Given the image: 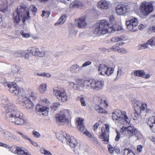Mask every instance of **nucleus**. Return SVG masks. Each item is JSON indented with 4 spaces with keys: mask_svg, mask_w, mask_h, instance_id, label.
<instances>
[{
    "mask_svg": "<svg viewBox=\"0 0 155 155\" xmlns=\"http://www.w3.org/2000/svg\"><path fill=\"white\" fill-rule=\"evenodd\" d=\"M29 15L28 8L25 5L18 6L13 13V22L15 24L18 25L21 19L23 24H25L26 20L30 19Z\"/></svg>",
    "mask_w": 155,
    "mask_h": 155,
    "instance_id": "nucleus-2",
    "label": "nucleus"
},
{
    "mask_svg": "<svg viewBox=\"0 0 155 155\" xmlns=\"http://www.w3.org/2000/svg\"><path fill=\"white\" fill-rule=\"evenodd\" d=\"M19 103L25 106L27 109L32 108L34 106V104L28 97L22 96L19 98Z\"/></svg>",
    "mask_w": 155,
    "mask_h": 155,
    "instance_id": "nucleus-14",
    "label": "nucleus"
},
{
    "mask_svg": "<svg viewBox=\"0 0 155 155\" xmlns=\"http://www.w3.org/2000/svg\"><path fill=\"white\" fill-rule=\"evenodd\" d=\"M99 113H106V111L104 108H102L101 107L98 111Z\"/></svg>",
    "mask_w": 155,
    "mask_h": 155,
    "instance_id": "nucleus-56",
    "label": "nucleus"
},
{
    "mask_svg": "<svg viewBox=\"0 0 155 155\" xmlns=\"http://www.w3.org/2000/svg\"><path fill=\"white\" fill-rule=\"evenodd\" d=\"M29 141L34 146L37 147L38 146V144L37 143L33 141L31 139L29 140Z\"/></svg>",
    "mask_w": 155,
    "mask_h": 155,
    "instance_id": "nucleus-60",
    "label": "nucleus"
},
{
    "mask_svg": "<svg viewBox=\"0 0 155 155\" xmlns=\"http://www.w3.org/2000/svg\"><path fill=\"white\" fill-rule=\"evenodd\" d=\"M47 85L46 84L43 83L41 84L38 87L39 91L41 94L44 93L46 90Z\"/></svg>",
    "mask_w": 155,
    "mask_h": 155,
    "instance_id": "nucleus-31",
    "label": "nucleus"
},
{
    "mask_svg": "<svg viewBox=\"0 0 155 155\" xmlns=\"http://www.w3.org/2000/svg\"><path fill=\"white\" fill-rule=\"evenodd\" d=\"M0 143V147H2L5 148H7L8 147V145L4 143Z\"/></svg>",
    "mask_w": 155,
    "mask_h": 155,
    "instance_id": "nucleus-61",
    "label": "nucleus"
},
{
    "mask_svg": "<svg viewBox=\"0 0 155 155\" xmlns=\"http://www.w3.org/2000/svg\"><path fill=\"white\" fill-rule=\"evenodd\" d=\"M15 154H17L19 155H31L28 152L25 151L22 149L21 147H17L15 150Z\"/></svg>",
    "mask_w": 155,
    "mask_h": 155,
    "instance_id": "nucleus-22",
    "label": "nucleus"
},
{
    "mask_svg": "<svg viewBox=\"0 0 155 155\" xmlns=\"http://www.w3.org/2000/svg\"><path fill=\"white\" fill-rule=\"evenodd\" d=\"M56 135L57 139L61 141H62L65 138L66 140L67 138V137L66 135V136H65L64 134H63L59 132L57 133L56 134Z\"/></svg>",
    "mask_w": 155,
    "mask_h": 155,
    "instance_id": "nucleus-33",
    "label": "nucleus"
},
{
    "mask_svg": "<svg viewBox=\"0 0 155 155\" xmlns=\"http://www.w3.org/2000/svg\"><path fill=\"white\" fill-rule=\"evenodd\" d=\"M105 126L106 131L105 130L104 127H102L101 129L102 133L99 135V137L101 139H103V141L105 143L108 144L109 140V125L107 124H105Z\"/></svg>",
    "mask_w": 155,
    "mask_h": 155,
    "instance_id": "nucleus-12",
    "label": "nucleus"
},
{
    "mask_svg": "<svg viewBox=\"0 0 155 155\" xmlns=\"http://www.w3.org/2000/svg\"><path fill=\"white\" fill-rule=\"evenodd\" d=\"M109 52L111 51H118L120 52H121L124 53L127 52V50L124 48H120L117 45H114L110 48L107 49Z\"/></svg>",
    "mask_w": 155,
    "mask_h": 155,
    "instance_id": "nucleus-21",
    "label": "nucleus"
},
{
    "mask_svg": "<svg viewBox=\"0 0 155 155\" xmlns=\"http://www.w3.org/2000/svg\"><path fill=\"white\" fill-rule=\"evenodd\" d=\"M37 52H36V55L35 56L38 57H43L45 55V53L44 51H40V50L38 48L37 49Z\"/></svg>",
    "mask_w": 155,
    "mask_h": 155,
    "instance_id": "nucleus-36",
    "label": "nucleus"
},
{
    "mask_svg": "<svg viewBox=\"0 0 155 155\" xmlns=\"http://www.w3.org/2000/svg\"><path fill=\"white\" fill-rule=\"evenodd\" d=\"M97 6L101 9H107L109 7V4L106 0H101L98 2Z\"/></svg>",
    "mask_w": 155,
    "mask_h": 155,
    "instance_id": "nucleus-19",
    "label": "nucleus"
},
{
    "mask_svg": "<svg viewBox=\"0 0 155 155\" xmlns=\"http://www.w3.org/2000/svg\"><path fill=\"white\" fill-rule=\"evenodd\" d=\"M112 119L114 120L124 121L127 123H128L130 121L126 115V113L124 111L117 110L112 113Z\"/></svg>",
    "mask_w": 155,
    "mask_h": 155,
    "instance_id": "nucleus-8",
    "label": "nucleus"
},
{
    "mask_svg": "<svg viewBox=\"0 0 155 155\" xmlns=\"http://www.w3.org/2000/svg\"><path fill=\"white\" fill-rule=\"evenodd\" d=\"M91 62L90 61L85 62L82 65V67H85L91 64Z\"/></svg>",
    "mask_w": 155,
    "mask_h": 155,
    "instance_id": "nucleus-55",
    "label": "nucleus"
},
{
    "mask_svg": "<svg viewBox=\"0 0 155 155\" xmlns=\"http://www.w3.org/2000/svg\"><path fill=\"white\" fill-rule=\"evenodd\" d=\"M111 41L114 42H117L121 41L122 39L121 37H114L111 38Z\"/></svg>",
    "mask_w": 155,
    "mask_h": 155,
    "instance_id": "nucleus-45",
    "label": "nucleus"
},
{
    "mask_svg": "<svg viewBox=\"0 0 155 155\" xmlns=\"http://www.w3.org/2000/svg\"><path fill=\"white\" fill-rule=\"evenodd\" d=\"M60 104L58 102H55L53 103L51 106V109L53 110H56L58 107L60 106Z\"/></svg>",
    "mask_w": 155,
    "mask_h": 155,
    "instance_id": "nucleus-39",
    "label": "nucleus"
},
{
    "mask_svg": "<svg viewBox=\"0 0 155 155\" xmlns=\"http://www.w3.org/2000/svg\"><path fill=\"white\" fill-rule=\"evenodd\" d=\"M85 19V17H82L75 20V22L79 28H84L86 25Z\"/></svg>",
    "mask_w": 155,
    "mask_h": 155,
    "instance_id": "nucleus-18",
    "label": "nucleus"
},
{
    "mask_svg": "<svg viewBox=\"0 0 155 155\" xmlns=\"http://www.w3.org/2000/svg\"><path fill=\"white\" fill-rule=\"evenodd\" d=\"M99 124L98 123H96L94 125V130L96 131L99 126Z\"/></svg>",
    "mask_w": 155,
    "mask_h": 155,
    "instance_id": "nucleus-57",
    "label": "nucleus"
},
{
    "mask_svg": "<svg viewBox=\"0 0 155 155\" xmlns=\"http://www.w3.org/2000/svg\"><path fill=\"white\" fill-rule=\"evenodd\" d=\"M32 134L34 137L39 138L40 136L39 133L35 130L32 131Z\"/></svg>",
    "mask_w": 155,
    "mask_h": 155,
    "instance_id": "nucleus-49",
    "label": "nucleus"
},
{
    "mask_svg": "<svg viewBox=\"0 0 155 155\" xmlns=\"http://www.w3.org/2000/svg\"><path fill=\"white\" fill-rule=\"evenodd\" d=\"M138 23L137 19L134 18L128 21H126V24L128 29L131 32H134L137 30Z\"/></svg>",
    "mask_w": 155,
    "mask_h": 155,
    "instance_id": "nucleus-13",
    "label": "nucleus"
},
{
    "mask_svg": "<svg viewBox=\"0 0 155 155\" xmlns=\"http://www.w3.org/2000/svg\"><path fill=\"white\" fill-rule=\"evenodd\" d=\"M114 70L112 68L109 67L104 64H100L98 68V71L102 75H106L109 76L112 74Z\"/></svg>",
    "mask_w": 155,
    "mask_h": 155,
    "instance_id": "nucleus-11",
    "label": "nucleus"
},
{
    "mask_svg": "<svg viewBox=\"0 0 155 155\" xmlns=\"http://www.w3.org/2000/svg\"><path fill=\"white\" fill-rule=\"evenodd\" d=\"M121 74V70L120 68H118V70L117 71V76H120Z\"/></svg>",
    "mask_w": 155,
    "mask_h": 155,
    "instance_id": "nucleus-62",
    "label": "nucleus"
},
{
    "mask_svg": "<svg viewBox=\"0 0 155 155\" xmlns=\"http://www.w3.org/2000/svg\"><path fill=\"white\" fill-rule=\"evenodd\" d=\"M116 133L117 135L115 138V140L117 141L120 139V132L117 131V130H116Z\"/></svg>",
    "mask_w": 155,
    "mask_h": 155,
    "instance_id": "nucleus-51",
    "label": "nucleus"
},
{
    "mask_svg": "<svg viewBox=\"0 0 155 155\" xmlns=\"http://www.w3.org/2000/svg\"><path fill=\"white\" fill-rule=\"evenodd\" d=\"M115 19L113 15L110 16L109 17V21L111 23V24L108 23L110 26H112L113 27H115V28H117L118 30L117 31L119 30V28L117 26V25H114L115 23ZM108 23H109L107 21H106ZM117 31V30L116 31Z\"/></svg>",
    "mask_w": 155,
    "mask_h": 155,
    "instance_id": "nucleus-27",
    "label": "nucleus"
},
{
    "mask_svg": "<svg viewBox=\"0 0 155 155\" xmlns=\"http://www.w3.org/2000/svg\"><path fill=\"white\" fill-rule=\"evenodd\" d=\"M84 134L89 138H91L93 137V135H92L90 132L88 131H86L84 132Z\"/></svg>",
    "mask_w": 155,
    "mask_h": 155,
    "instance_id": "nucleus-52",
    "label": "nucleus"
},
{
    "mask_svg": "<svg viewBox=\"0 0 155 155\" xmlns=\"http://www.w3.org/2000/svg\"><path fill=\"white\" fill-rule=\"evenodd\" d=\"M80 85L82 87L94 90L101 89L104 85V82L101 79L90 78L85 80H82Z\"/></svg>",
    "mask_w": 155,
    "mask_h": 155,
    "instance_id": "nucleus-3",
    "label": "nucleus"
},
{
    "mask_svg": "<svg viewBox=\"0 0 155 155\" xmlns=\"http://www.w3.org/2000/svg\"><path fill=\"white\" fill-rule=\"evenodd\" d=\"M30 8L33 12L35 14L37 12V8L34 5H32L30 6Z\"/></svg>",
    "mask_w": 155,
    "mask_h": 155,
    "instance_id": "nucleus-47",
    "label": "nucleus"
},
{
    "mask_svg": "<svg viewBox=\"0 0 155 155\" xmlns=\"http://www.w3.org/2000/svg\"><path fill=\"white\" fill-rule=\"evenodd\" d=\"M147 124L149 125L151 130L153 126V124H155V117L152 116L150 117L147 121Z\"/></svg>",
    "mask_w": 155,
    "mask_h": 155,
    "instance_id": "nucleus-25",
    "label": "nucleus"
},
{
    "mask_svg": "<svg viewBox=\"0 0 155 155\" xmlns=\"http://www.w3.org/2000/svg\"><path fill=\"white\" fill-rule=\"evenodd\" d=\"M37 48L35 47L29 48L28 49V51L32 55L35 56L37 52Z\"/></svg>",
    "mask_w": 155,
    "mask_h": 155,
    "instance_id": "nucleus-32",
    "label": "nucleus"
},
{
    "mask_svg": "<svg viewBox=\"0 0 155 155\" xmlns=\"http://www.w3.org/2000/svg\"><path fill=\"white\" fill-rule=\"evenodd\" d=\"M84 120L80 118L76 119V122L78 124L79 130L81 131H84L85 130V127L84 125Z\"/></svg>",
    "mask_w": 155,
    "mask_h": 155,
    "instance_id": "nucleus-24",
    "label": "nucleus"
},
{
    "mask_svg": "<svg viewBox=\"0 0 155 155\" xmlns=\"http://www.w3.org/2000/svg\"><path fill=\"white\" fill-rule=\"evenodd\" d=\"M134 119L136 120L141 115V111L144 110L147 107L146 103H142L139 101H134Z\"/></svg>",
    "mask_w": 155,
    "mask_h": 155,
    "instance_id": "nucleus-5",
    "label": "nucleus"
},
{
    "mask_svg": "<svg viewBox=\"0 0 155 155\" xmlns=\"http://www.w3.org/2000/svg\"><path fill=\"white\" fill-rule=\"evenodd\" d=\"M129 8L128 5L122 4L118 5L115 8V11L117 15H124L127 12Z\"/></svg>",
    "mask_w": 155,
    "mask_h": 155,
    "instance_id": "nucleus-16",
    "label": "nucleus"
},
{
    "mask_svg": "<svg viewBox=\"0 0 155 155\" xmlns=\"http://www.w3.org/2000/svg\"><path fill=\"white\" fill-rule=\"evenodd\" d=\"M70 115V111L68 110H64L60 111L58 114L56 115V118L58 122H63L66 120V117Z\"/></svg>",
    "mask_w": 155,
    "mask_h": 155,
    "instance_id": "nucleus-15",
    "label": "nucleus"
},
{
    "mask_svg": "<svg viewBox=\"0 0 155 155\" xmlns=\"http://www.w3.org/2000/svg\"><path fill=\"white\" fill-rule=\"evenodd\" d=\"M80 101L81 103V105L82 106H84L86 105V104L83 97H81L80 98Z\"/></svg>",
    "mask_w": 155,
    "mask_h": 155,
    "instance_id": "nucleus-54",
    "label": "nucleus"
},
{
    "mask_svg": "<svg viewBox=\"0 0 155 155\" xmlns=\"http://www.w3.org/2000/svg\"><path fill=\"white\" fill-rule=\"evenodd\" d=\"M7 84L10 92L15 95H18L22 91H23V89L20 88L15 83L11 82Z\"/></svg>",
    "mask_w": 155,
    "mask_h": 155,
    "instance_id": "nucleus-10",
    "label": "nucleus"
},
{
    "mask_svg": "<svg viewBox=\"0 0 155 155\" xmlns=\"http://www.w3.org/2000/svg\"><path fill=\"white\" fill-rule=\"evenodd\" d=\"M37 52H36V55L35 56L38 57H43L45 55V53L44 51H40V50L38 48L37 49Z\"/></svg>",
    "mask_w": 155,
    "mask_h": 155,
    "instance_id": "nucleus-37",
    "label": "nucleus"
},
{
    "mask_svg": "<svg viewBox=\"0 0 155 155\" xmlns=\"http://www.w3.org/2000/svg\"><path fill=\"white\" fill-rule=\"evenodd\" d=\"M6 116L12 122L17 125H23L27 123L23 114L16 110L15 106L9 104L5 106Z\"/></svg>",
    "mask_w": 155,
    "mask_h": 155,
    "instance_id": "nucleus-1",
    "label": "nucleus"
},
{
    "mask_svg": "<svg viewBox=\"0 0 155 155\" xmlns=\"http://www.w3.org/2000/svg\"><path fill=\"white\" fill-rule=\"evenodd\" d=\"M53 93L57 98L60 101L64 102L68 100V96L64 88H60L58 90L53 89Z\"/></svg>",
    "mask_w": 155,
    "mask_h": 155,
    "instance_id": "nucleus-9",
    "label": "nucleus"
},
{
    "mask_svg": "<svg viewBox=\"0 0 155 155\" xmlns=\"http://www.w3.org/2000/svg\"><path fill=\"white\" fill-rule=\"evenodd\" d=\"M67 16L66 15H62L57 21L55 24L56 25L63 24L65 22Z\"/></svg>",
    "mask_w": 155,
    "mask_h": 155,
    "instance_id": "nucleus-30",
    "label": "nucleus"
},
{
    "mask_svg": "<svg viewBox=\"0 0 155 155\" xmlns=\"http://www.w3.org/2000/svg\"><path fill=\"white\" fill-rule=\"evenodd\" d=\"M83 5V4L77 0H74L71 5V6L73 8L80 7Z\"/></svg>",
    "mask_w": 155,
    "mask_h": 155,
    "instance_id": "nucleus-28",
    "label": "nucleus"
},
{
    "mask_svg": "<svg viewBox=\"0 0 155 155\" xmlns=\"http://www.w3.org/2000/svg\"><path fill=\"white\" fill-rule=\"evenodd\" d=\"M81 69V68L77 64L72 65L70 68V71L72 73L77 72Z\"/></svg>",
    "mask_w": 155,
    "mask_h": 155,
    "instance_id": "nucleus-26",
    "label": "nucleus"
},
{
    "mask_svg": "<svg viewBox=\"0 0 155 155\" xmlns=\"http://www.w3.org/2000/svg\"><path fill=\"white\" fill-rule=\"evenodd\" d=\"M41 153L45 155H52L50 151L46 150L44 147H41L40 149Z\"/></svg>",
    "mask_w": 155,
    "mask_h": 155,
    "instance_id": "nucleus-35",
    "label": "nucleus"
},
{
    "mask_svg": "<svg viewBox=\"0 0 155 155\" xmlns=\"http://www.w3.org/2000/svg\"><path fill=\"white\" fill-rule=\"evenodd\" d=\"M47 107L45 106H43L41 107H39L38 106H37L36 107V109L38 111L41 113L45 109H47Z\"/></svg>",
    "mask_w": 155,
    "mask_h": 155,
    "instance_id": "nucleus-42",
    "label": "nucleus"
},
{
    "mask_svg": "<svg viewBox=\"0 0 155 155\" xmlns=\"http://www.w3.org/2000/svg\"><path fill=\"white\" fill-rule=\"evenodd\" d=\"M108 151L111 154L113 153L114 150H117V151L119 150V149H115V148L113 147L110 144H109L108 145Z\"/></svg>",
    "mask_w": 155,
    "mask_h": 155,
    "instance_id": "nucleus-41",
    "label": "nucleus"
},
{
    "mask_svg": "<svg viewBox=\"0 0 155 155\" xmlns=\"http://www.w3.org/2000/svg\"><path fill=\"white\" fill-rule=\"evenodd\" d=\"M122 129L125 131L129 138L135 136L137 139L140 138L141 135L140 132L134 126H129L127 127L123 126Z\"/></svg>",
    "mask_w": 155,
    "mask_h": 155,
    "instance_id": "nucleus-7",
    "label": "nucleus"
},
{
    "mask_svg": "<svg viewBox=\"0 0 155 155\" xmlns=\"http://www.w3.org/2000/svg\"><path fill=\"white\" fill-rule=\"evenodd\" d=\"M118 30L115 27L110 26L106 21L102 20L99 26L96 27L93 31V33L97 36H99L107 33H111Z\"/></svg>",
    "mask_w": 155,
    "mask_h": 155,
    "instance_id": "nucleus-4",
    "label": "nucleus"
},
{
    "mask_svg": "<svg viewBox=\"0 0 155 155\" xmlns=\"http://www.w3.org/2000/svg\"><path fill=\"white\" fill-rule=\"evenodd\" d=\"M123 155H135L134 152L129 148H125L122 151Z\"/></svg>",
    "mask_w": 155,
    "mask_h": 155,
    "instance_id": "nucleus-29",
    "label": "nucleus"
},
{
    "mask_svg": "<svg viewBox=\"0 0 155 155\" xmlns=\"http://www.w3.org/2000/svg\"><path fill=\"white\" fill-rule=\"evenodd\" d=\"M148 44L147 43V42L146 43L141 45V47H142L143 49H145L148 47Z\"/></svg>",
    "mask_w": 155,
    "mask_h": 155,
    "instance_id": "nucleus-59",
    "label": "nucleus"
},
{
    "mask_svg": "<svg viewBox=\"0 0 155 155\" xmlns=\"http://www.w3.org/2000/svg\"><path fill=\"white\" fill-rule=\"evenodd\" d=\"M20 33L24 38H28L30 36L29 34L24 33L23 30L21 31Z\"/></svg>",
    "mask_w": 155,
    "mask_h": 155,
    "instance_id": "nucleus-48",
    "label": "nucleus"
},
{
    "mask_svg": "<svg viewBox=\"0 0 155 155\" xmlns=\"http://www.w3.org/2000/svg\"><path fill=\"white\" fill-rule=\"evenodd\" d=\"M2 0L3 3L0 5V11L3 13H5L8 10L7 0Z\"/></svg>",
    "mask_w": 155,
    "mask_h": 155,
    "instance_id": "nucleus-23",
    "label": "nucleus"
},
{
    "mask_svg": "<svg viewBox=\"0 0 155 155\" xmlns=\"http://www.w3.org/2000/svg\"><path fill=\"white\" fill-rule=\"evenodd\" d=\"M153 3L146 1L143 2L139 7L141 13L144 16H147L153 11Z\"/></svg>",
    "mask_w": 155,
    "mask_h": 155,
    "instance_id": "nucleus-6",
    "label": "nucleus"
},
{
    "mask_svg": "<svg viewBox=\"0 0 155 155\" xmlns=\"http://www.w3.org/2000/svg\"><path fill=\"white\" fill-rule=\"evenodd\" d=\"M142 148L143 146L141 145L138 146L137 148V151H138L139 152H141Z\"/></svg>",
    "mask_w": 155,
    "mask_h": 155,
    "instance_id": "nucleus-58",
    "label": "nucleus"
},
{
    "mask_svg": "<svg viewBox=\"0 0 155 155\" xmlns=\"http://www.w3.org/2000/svg\"><path fill=\"white\" fill-rule=\"evenodd\" d=\"M25 53L24 51H21L20 52L16 53L15 55L17 57H22L25 55Z\"/></svg>",
    "mask_w": 155,
    "mask_h": 155,
    "instance_id": "nucleus-46",
    "label": "nucleus"
},
{
    "mask_svg": "<svg viewBox=\"0 0 155 155\" xmlns=\"http://www.w3.org/2000/svg\"><path fill=\"white\" fill-rule=\"evenodd\" d=\"M29 97H31L33 100H35L36 97L34 93L33 92L32 90H29Z\"/></svg>",
    "mask_w": 155,
    "mask_h": 155,
    "instance_id": "nucleus-44",
    "label": "nucleus"
},
{
    "mask_svg": "<svg viewBox=\"0 0 155 155\" xmlns=\"http://www.w3.org/2000/svg\"><path fill=\"white\" fill-rule=\"evenodd\" d=\"M98 102L99 104L101 105L103 104H104V105H103V106L105 108H107L108 107V104L106 100H104L103 101L101 98H99Z\"/></svg>",
    "mask_w": 155,
    "mask_h": 155,
    "instance_id": "nucleus-34",
    "label": "nucleus"
},
{
    "mask_svg": "<svg viewBox=\"0 0 155 155\" xmlns=\"http://www.w3.org/2000/svg\"><path fill=\"white\" fill-rule=\"evenodd\" d=\"M17 133L18 134H20L22 137L25 140H29L30 139L27 136L25 135L24 134H22L21 132L19 131H17Z\"/></svg>",
    "mask_w": 155,
    "mask_h": 155,
    "instance_id": "nucleus-50",
    "label": "nucleus"
},
{
    "mask_svg": "<svg viewBox=\"0 0 155 155\" xmlns=\"http://www.w3.org/2000/svg\"><path fill=\"white\" fill-rule=\"evenodd\" d=\"M35 75L43 77H46L47 78H49L51 76V75L49 73L45 72H43L41 74L37 73L35 74Z\"/></svg>",
    "mask_w": 155,
    "mask_h": 155,
    "instance_id": "nucleus-38",
    "label": "nucleus"
},
{
    "mask_svg": "<svg viewBox=\"0 0 155 155\" xmlns=\"http://www.w3.org/2000/svg\"><path fill=\"white\" fill-rule=\"evenodd\" d=\"M138 28L142 30L144 27V26L142 24H140L138 26Z\"/></svg>",
    "mask_w": 155,
    "mask_h": 155,
    "instance_id": "nucleus-63",
    "label": "nucleus"
},
{
    "mask_svg": "<svg viewBox=\"0 0 155 155\" xmlns=\"http://www.w3.org/2000/svg\"><path fill=\"white\" fill-rule=\"evenodd\" d=\"M154 40H155V38L153 37L147 41V43L151 46H153L154 45Z\"/></svg>",
    "mask_w": 155,
    "mask_h": 155,
    "instance_id": "nucleus-43",
    "label": "nucleus"
},
{
    "mask_svg": "<svg viewBox=\"0 0 155 155\" xmlns=\"http://www.w3.org/2000/svg\"><path fill=\"white\" fill-rule=\"evenodd\" d=\"M48 110L49 108L48 107H47L46 109H45L41 113V114L45 116L47 115L48 112Z\"/></svg>",
    "mask_w": 155,
    "mask_h": 155,
    "instance_id": "nucleus-53",
    "label": "nucleus"
},
{
    "mask_svg": "<svg viewBox=\"0 0 155 155\" xmlns=\"http://www.w3.org/2000/svg\"><path fill=\"white\" fill-rule=\"evenodd\" d=\"M66 136L67 138L66 140L67 143L71 147H75L77 144V142L76 140L72 137H70V136L69 135L67 134Z\"/></svg>",
    "mask_w": 155,
    "mask_h": 155,
    "instance_id": "nucleus-20",
    "label": "nucleus"
},
{
    "mask_svg": "<svg viewBox=\"0 0 155 155\" xmlns=\"http://www.w3.org/2000/svg\"><path fill=\"white\" fill-rule=\"evenodd\" d=\"M148 32L150 34L155 32V26L154 25L150 26L147 28Z\"/></svg>",
    "mask_w": 155,
    "mask_h": 155,
    "instance_id": "nucleus-40",
    "label": "nucleus"
},
{
    "mask_svg": "<svg viewBox=\"0 0 155 155\" xmlns=\"http://www.w3.org/2000/svg\"><path fill=\"white\" fill-rule=\"evenodd\" d=\"M42 101L45 102L46 104H48L49 103V101L47 98H44L42 100Z\"/></svg>",
    "mask_w": 155,
    "mask_h": 155,
    "instance_id": "nucleus-64",
    "label": "nucleus"
},
{
    "mask_svg": "<svg viewBox=\"0 0 155 155\" xmlns=\"http://www.w3.org/2000/svg\"><path fill=\"white\" fill-rule=\"evenodd\" d=\"M133 73L135 76L143 77L145 79H147L150 77V75L148 74L145 75V73L143 70H135Z\"/></svg>",
    "mask_w": 155,
    "mask_h": 155,
    "instance_id": "nucleus-17",
    "label": "nucleus"
}]
</instances>
